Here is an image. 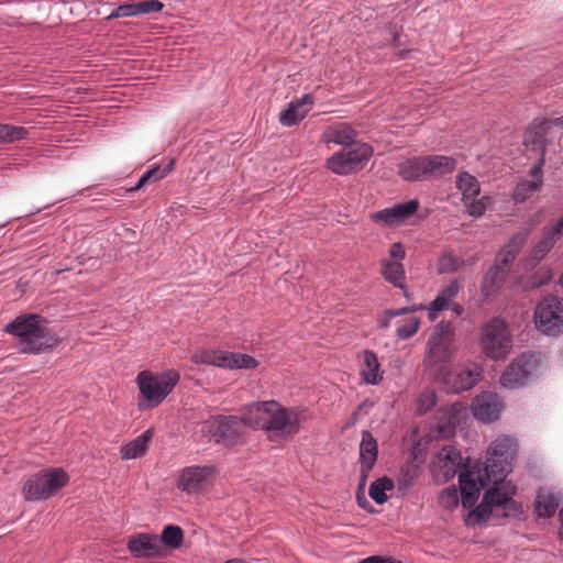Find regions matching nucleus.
<instances>
[{
  "mask_svg": "<svg viewBox=\"0 0 563 563\" xmlns=\"http://www.w3.org/2000/svg\"><path fill=\"white\" fill-rule=\"evenodd\" d=\"M137 13L139 15L147 14L152 12H159L164 8V3L158 0H146L142 2H137Z\"/></svg>",
  "mask_w": 563,
  "mask_h": 563,
  "instance_id": "nucleus-51",
  "label": "nucleus"
},
{
  "mask_svg": "<svg viewBox=\"0 0 563 563\" xmlns=\"http://www.w3.org/2000/svg\"><path fill=\"white\" fill-rule=\"evenodd\" d=\"M357 500H358L360 507L365 508V505L362 503V499L360 496H357Z\"/></svg>",
  "mask_w": 563,
  "mask_h": 563,
  "instance_id": "nucleus-62",
  "label": "nucleus"
},
{
  "mask_svg": "<svg viewBox=\"0 0 563 563\" xmlns=\"http://www.w3.org/2000/svg\"><path fill=\"white\" fill-rule=\"evenodd\" d=\"M563 235V216L548 231L533 247L532 258L541 261L554 246L555 242Z\"/></svg>",
  "mask_w": 563,
  "mask_h": 563,
  "instance_id": "nucleus-28",
  "label": "nucleus"
},
{
  "mask_svg": "<svg viewBox=\"0 0 563 563\" xmlns=\"http://www.w3.org/2000/svg\"><path fill=\"white\" fill-rule=\"evenodd\" d=\"M551 124H554L555 126H563V115L560 118L554 119Z\"/></svg>",
  "mask_w": 563,
  "mask_h": 563,
  "instance_id": "nucleus-59",
  "label": "nucleus"
},
{
  "mask_svg": "<svg viewBox=\"0 0 563 563\" xmlns=\"http://www.w3.org/2000/svg\"><path fill=\"white\" fill-rule=\"evenodd\" d=\"M388 254L393 262H401L406 257L405 247L400 242L391 244Z\"/></svg>",
  "mask_w": 563,
  "mask_h": 563,
  "instance_id": "nucleus-54",
  "label": "nucleus"
},
{
  "mask_svg": "<svg viewBox=\"0 0 563 563\" xmlns=\"http://www.w3.org/2000/svg\"><path fill=\"white\" fill-rule=\"evenodd\" d=\"M416 471L412 472L407 468L406 471L401 468V474L397 479L398 489L401 492L408 490L411 486H413L416 482Z\"/></svg>",
  "mask_w": 563,
  "mask_h": 563,
  "instance_id": "nucleus-49",
  "label": "nucleus"
},
{
  "mask_svg": "<svg viewBox=\"0 0 563 563\" xmlns=\"http://www.w3.org/2000/svg\"><path fill=\"white\" fill-rule=\"evenodd\" d=\"M550 279L551 275L548 272L543 273L542 277H540V273H537L534 276L531 277L530 285L532 288H538L548 284Z\"/></svg>",
  "mask_w": 563,
  "mask_h": 563,
  "instance_id": "nucleus-55",
  "label": "nucleus"
},
{
  "mask_svg": "<svg viewBox=\"0 0 563 563\" xmlns=\"http://www.w3.org/2000/svg\"><path fill=\"white\" fill-rule=\"evenodd\" d=\"M487 453L485 475L495 479L506 478L517 455V442L510 437H499L490 444Z\"/></svg>",
  "mask_w": 563,
  "mask_h": 563,
  "instance_id": "nucleus-10",
  "label": "nucleus"
},
{
  "mask_svg": "<svg viewBox=\"0 0 563 563\" xmlns=\"http://www.w3.org/2000/svg\"><path fill=\"white\" fill-rule=\"evenodd\" d=\"M126 548L131 555L136 559L162 558L164 549L156 534L139 533L131 537Z\"/></svg>",
  "mask_w": 563,
  "mask_h": 563,
  "instance_id": "nucleus-20",
  "label": "nucleus"
},
{
  "mask_svg": "<svg viewBox=\"0 0 563 563\" xmlns=\"http://www.w3.org/2000/svg\"><path fill=\"white\" fill-rule=\"evenodd\" d=\"M5 332L16 340V347L23 354H41L60 342L47 327V321L38 314L19 316L7 324Z\"/></svg>",
  "mask_w": 563,
  "mask_h": 563,
  "instance_id": "nucleus-1",
  "label": "nucleus"
},
{
  "mask_svg": "<svg viewBox=\"0 0 563 563\" xmlns=\"http://www.w3.org/2000/svg\"><path fill=\"white\" fill-rule=\"evenodd\" d=\"M536 328L547 335L563 333V298L548 296L534 309Z\"/></svg>",
  "mask_w": 563,
  "mask_h": 563,
  "instance_id": "nucleus-13",
  "label": "nucleus"
},
{
  "mask_svg": "<svg viewBox=\"0 0 563 563\" xmlns=\"http://www.w3.org/2000/svg\"><path fill=\"white\" fill-rule=\"evenodd\" d=\"M222 353L223 351L203 350L195 353L191 356V362L197 365L205 364L221 367Z\"/></svg>",
  "mask_w": 563,
  "mask_h": 563,
  "instance_id": "nucleus-41",
  "label": "nucleus"
},
{
  "mask_svg": "<svg viewBox=\"0 0 563 563\" xmlns=\"http://www.w3.org/2000/svg\"><path fill=\"white\" fill-rule=\"evenodd\" d=\"M507 276L508 271L505 267L500 265H493L483 278L481 286L483 297L486 300L494 298L501 289Z\"/></svg>",
  "mask_w": 563,
  "mask_h": 563,
  "instance_id": "nucleus-25",
  "label": "nucleus"
},
{
  "mask_svg": "<svg viewBox=\"0 0 563 563\" xmlns=\"http://www.w3.org/2000/svg\"><path fill=\"white\" fill-rule=\"evenodd\" d=\"M559 517H560V521H561V531H560V534L563 539V506H562V509L560 510V514H559Z\"/></svg>",
  "mask_w": 563,
  "mask_h": 563,
  "instance_id": "nucleus-60",
  "label": "nucleus"
},
{
  "mask_svg": "<svg viewBox=\"0 0 563 563\" xmlns=\"http://www.w3.org/2000/svg\"><path fill=\"white\" fill-rule=\"evenodd\" d=\"M460 290L461 286L456 279L451 280L449 285L442 288L429 306V319L434 321L440 311L449 309L450 303L459 295Z\"/></svg>",
  "mask_w": 563,
  "mask_h": 563,
  "instance_id": "nucleus-26",
  "label": "nucleus"
},
{
  "mask_svg": "<svg viewBox=\"0 0 563 563\" xmlns=\"http://www.w3.org/2000/svg\"><path fill=\"white\" fill-rule=\"evenodd\" d=\"M378 456L377 441L368 430L362 431V440L360 443V463L366 468L374 467Z\"/></svg>",
  "mask_w": 563,
  "mask_h": 563,
  "instance_id": "nucleus-31",
  "label": "nucleus"
},
{
  "mask_svg": "<svg viewBox=\"0 0 563 563\" xmlns=\"http://www.w3.org/2000/svg\"><path fill=\"white\" fill-rule=\"evenodd\" d=\"M174 164L175 162L170 161L164 168H161V166L151 167L141 176L137 184L134 187H132L130 191H137L148 183H155L163 179L174 169Z\"/></svg>",
  "mask_w": 563,
  "mask_h": 563,
  "instance_id": "nucleus-36",
  "label": "nucleus"
},
{
  "mask_svg": "<svg viewBox=\"0 0 563 563\" xmlns=\"http://www.w3.org/2000/svg\"><path fill=\"white\" fill-rule=\"evenodd\" d=\"M538 368V356L533 353H522L506 367L499 382L508 389L523 387L537 376Z\"/></svg>",
  "mask_w": 563,
  "mask_h": 563,
  "instance_id": "nucleus-14",
  "label": "nucleus"
},
{
  "mask_svg": "<svg viewBox=\"0 0 563 563\" xmlns=\"http://www.w3.org/2000/svg\"><path fill=\"white\" fill-rule=\"evenodd\" d=\"M395 484L389 477H382L374 481L369 486V497L378 505L387 501L388 497L386 492L394 489Z\"/></svg>",
  "mask_w": 563,
  "mask_h": 563,
  "instance_id": "nucleus-37",
  "label": "nucleus"
},
{
  "mask_svg": "<svg viewBox=\"0 0 563 563\" xmlns=\"http://www.w3.org/2000/svg\"><path fill=\"white\" fill-rule=\"evenodd\" d=\"M418 209L419 202L418 200L413 199L374 212L371 214V219L377 223H383L387 227H396L408 220L418 211Z\"/></svg>",
  "mask_w": 563,
  "mask_h": 563,
  "instance_id": "nucleus-18",
  "label": "nucleus"
},
{
  "mask_svg": "<svg viewBox=\"0 0 563 563\" xmlns=\"http://www.w3.org/2000/svg\"><path fill=\"white\" fill-rule=\"evenodd\" d=\"M252 417L219 415L206 420L202 424L203 435L212 439L224 448H234L245 443L247 427L252 428Z\"/></svg>",
  "mask_w": 563,
  "mask_h": 563,
  "instance_id": "nucleus-7",
  "label": "nucleus"
},
{
  "mask_svg": "<svg viewBox=\"0 0 563 563\" xmlns=\"http://www.w3.org/2000/svg\"><path fill=\"white\" fill-rule=\"evenodd\" d=\"M501 408L498 397L490 393L477 396L473 404L474 416L483 422L497 420Z\"/></svg>",
  "mask_w": 563,
  "mask_h": 563,
  "instance_id": "nucleus-22",
  "label": "nucleus"
},
{
  "mask_svg": "<svg viewBox=\"0 0 563 563\" xmlns=\"http://www.w3.org/2000/svg\"><path fill=\"white\" fill-rule=\"evenodd\" d=\"M457 161L445 155L413 156L397 165L398 175L406 181L439 179L452 174Z\"/></svg>",
  "mask_w": 563,
  "mask_h": 563,
  "instance_id": "nucleus-6",
  "label": "nucleus"
},
{
  "mask_svg": "<svg viewBox=\"0 0 563 563\" xmlns=\"http://www.w3.org/2000/svg\"><path fill=\"white\" fill-rule=\"evenodd\" d=\"M481 346L484 354L493 360L504 358L511 350L512 340L507 323L493 318L482 328Z\"/></svg>",
  "mask_w": 563,
  "mask_h": 563,
  "instance_id": "nucleus-11",
  "label": "nucleus"
},
{
  "mask_svg": "<svg viewBox=\"0 0 563 563\" xmlns=\"http://www.w3.org/2000/svg\"><path fill=\"white\" fill-rule=\"evenodd\" d=\"M29 131L23 126L0 123V144L24 140Z\"/></svg>",
  "mask_w": 563,
  "mask_h": 563,
  "instance_id": "nucleus-39",
  "label": "nucleus"
},
{
  "mask_svg": "<svg viewBox=\"0 0 563 563\" xmlns=\"http://www.w3.org/2000/svg\"><path fill=\"white\" fill-rule=\"evenodd\" d=\"M357 563H395L393 558H382L378 555H372L366 559L360 560Z\"/></svg>",
  "mask_w": 563,
  "mask_h": 563,
  "instance_id": "nucleus-56",
  "label": "nucleus"
},
{
  "mask_svg": "<svg viewBox=\"0 0 563 563\" xmlns=\"http://www.w3.org/2000/svg\"><path fill=\"white\" fill-rule=\"evenodd\" d=\"M486 483L487 486L490 484L493 486L487 488L482 503L468 512L465 519L467 526L481 525L487 521L493 514L496 517L506 518L520 512V505L512 499V496L516 494V486L505 481V478H496L495 481V478L487 476Z\"/></svg>",
  "mask_w": 563,
  "mask_h": 563,
  "instance_id": "nucleus-3",
  "label": "nucleus"
},
{
  "mask_svg": "<svg viewBox=\"0 0 563 563\" xmlns=\"http://www.w3.org/2000/svg\"><path fill=\"white\" fill-rule=\"evenodd\" d=\"M449 309H451L456 314H461L463 312V307L460 303H450Z\"/></svg>",
  "mask_w": 563,
  "mask_h": 563,
  "instance_id": "nucleus-58",
  "label": "nucleus"
},
{
  "mask_svg": "<svg viewBox=\"0 0 563 563\" xmlns=\"http://www.w3.org/2000/svg\"><path fill=\"white\" fill-rule=\"evenodd\" d=\"M420 325V319L417 317H409L402 321L397 322L396 334L400 340H407L413 336Z\"/></svg>",
  "mask_w": 563,
  "mask_h": 563,
  "instance_id": "nucleus-42",
  "label": "nucleus"
},
{
  "mask_svg": "<svg viewBox=\"0 0 563 563\" xmlns=\"http://www.w3.org/2000/svg\"><path fill=\"white\" fill-rule=\"evenodd\" d=\"M361 375L367 384L377 385L382 380L377 355L369 350L364 351V364Z\"/></svg>",
  "mask_w": 563,
  "mask_h": 563,
  "instance_id": "nucleus-33",
  "label": "nucleus"
},
{
  "mask_svg": "<svg viewBox=\"0 0 563 563\" xmlns=\"http://www.w3.org/2000/svg\"><path fill=\"white\" fill-rule=\"evenodd\" d=\"M538 163L530 169V175L534 179L533 181L539 184V187L542 185V167L544 165L545 154H539Z\"/></svg>",
  "mask_w": 563,
  "mask_h": 563,
  "instance_id": "nucleus-53",
  "label": "nucleus"
},
{
  "mask_svg": "<svg viewBox=\"0 0 563 563\" xmlns=\"http://www.w3.org/2000/svg\"><path fill=\"white\" fill-rule=\"evenodd\" d=\"M5 332L16 340V347L23 354H41L60 342L47 327V321L38 314L19 316L7 324Z\"/></svg>",
  "mask_w": 563,
  "mask_h": 563,
  "instance_id": "nucleus-2",
  "label": "nucleus"
},
{
  "mask_svg": "<svg viewBox=\"0 0 563 563\" xmlns=\"http://www.w3.org/2000/svg\"><path fill=\"white\" fill-rule=\"evenodd\" d=\"M466 417V408L462 402H454L442 408L437 416L435 432L439 438H450L454 434L461 420Z\"/></svg>",
  "mask_w": 563,
  "mask_h": 563,
  "instance_id": "nucleus-19",
  "label": "nucleus"
},
{
  "mask_svg": "<svg viewBox=\"0 0 563 563\" xmlns=\"http://www.w3.org/2000/svg\"><path fill=\"white\" fill-rule=\"evenodd\" d=\"M152 438V430H146L136 439L123 445L120 450L121 459L126 461L143 456L148 449V443L151 442Z\"/></svg>",
  "mask_w": 563,
  "mask_h": 563,
  "instance_id": "nucleus-30",
  "label": "nucleus"
},
{
  "mask_svg": "<svg viewBox=\"0 0 563 563\" xmlns=\"http://www.w3.org/2000/svg\"><path fill=\"white\" fill-rule=\"evenodd\" d=\"M69 482L63 468H51L36 473L27 478L22 487V496L26 501L51 498Z\"/></svg>",
  "mask_w": 563,
  "mask_h": 563,
  "instance_id": "nucleus-9",
  "label": "nucleus"
},
{
  "mask_svg": "<svg viewBox=\"0 0 563 563\" xmlns=\"http://www.w3.org/2000/svg\"><path fill=\"white\" fill-rule=\"evenodd\" d=\"M372 155L373 148L368 144L358 143L334 153L327 159V166L336 175H350L363 169Z\"/></svg>",
  "mask_w": 563,
  "mask_h": 563,
  "instance_id": "nucleus-12",
  "label": "nucleus"
},
{
  "mask_svg": "<svg viewBox=\"0 0 563 563\" xmlns=\"http://www.w3.org/2000/svg\"><path fill=\"white\" fill-rule=\"evenodd\" d=\"M459 493L455 486L444 488L439 495V505L446 510H454L459 506Z\"/></svg>",
  "mask_w": 563,
  "mask_h": 563,
  "instance_id": "nucleus-44",
  "label": "nucleus"
},
{
  "mask_svg": "<svg viewBox=\"0 0 563 563\" xmlns=\"http://www.w3.org/2000/svg\"><path fill=\"white\" fill-rule=\"evenodd\" d=\"M221 368L225 369H255L258 362L251 355L235 352L222 353Z\"/></svg>",
  "mask_w": 563,
  "mask_h": 563,
  "instance_id": "nucleus-32",
  "label": "nucleus"
},
{
  "mask_svg": "<svg viewBox=\"0 0 563 563\" xmlns=\"http://www.w3.org/2000/svg\"><path fill=\"white\" fill-rule=\"evenodd\" d=\"M456 187L462 192V200L476 198L481 192L478 180L467 172L459 174L456 177Z\"/></svg>",
  "mask_w": 563,
  "mask_h": 563,
  "instance_id": "nucleus-35",
  "label": "nucleus"
},
{
  "mask_svg": "<svg viewBox=\"0 0 563 563\" xmlns=\"http://www.w3.org/2000/svg\"><path fill=\"white\" fill-rule=\"evenodd\" d=\"M161 545L163 547H169L172 549H178L184 541V531L178 526H166L163 529L162 536H161Z\"/></svg>",
  "mask_w": 563,
  "mask_h": 563,
  "instance_id": "nucleus-38",
  "label": "nucleus"
},
{
  "mask_svg": "<svg viewBox=\"0 0 563 563\" xmlns=\"http://www.w3.org/2000/svg\"><path fill=\"white\" fill-rule=\"evenodd\" d=\"M559 504L560 500L554 494L539 492L534 501L536 514L540 518H551L555 514Z\"/></svg>",
  "mask_w": 563,
  "mask_h": 563,
  "instance_id": "nucleus-34",
  "label": "nucleus"
},
{
  "mask_svg": "<svg viewBox=\"0 0 563 563\" xmlns=\"http://www.w3.org/2000/svg\"><path fill=\"white\" fill-rule=\"evenodd\" d=\"M214 468L211 466H189L181 471L178 488L187 494L198 493L208 483L213 475Z\"/></svg>",
  "mask_w": 563,
  "mask_h": 563,
  "instance_id": "nucleus-21",
  "label": "nucleus"
},
{
  "mask_svg": "<svg viewBox=\"0 0 563 563\" xmlns=\"http://www.w3.org/2000/svg\"><path fill=\"white\" fill-rule=\"evenodd\" d=\"M516 254L507 249H503L496 256L494 265H500L509 272V266L514 263Z\"/></svg>",
  "mask_w": 563,
  "mask_h": 563,
  "instance_id": "nucleus-52",
  "label": "nucleus"
},
{
  "mask_svg": "<svg viewBox=\"0 0 563 563\" xmlns=\"http://www.w3.org/2000/svg\"><path fill=\"white\" fill-rule=\"evenodd\" d=\"M313 97L303 95L300 99L291 101L287 108L279 113V123L284 126H292L302 121L310 109L302 110L303 106H312Z\"/></svg>",
  "mask_w": 563,
  "mask_h": 563,
  "instance_id": "nucleus-24",
  "label": "nucleus"
},
{
  "mask_svg": "<svg viewBox=\"0 0 563 563\" xmlns=\"http://www.w3.org/2000/svg\"><path fill=\"white\" fill-rule=\"evenodd\" d=\"M483 368L476 363H467L451 372L442 373V383L448 393L460 394L472 389L481 379Z\"/></svg>",
  "mask_w": 563,
  "mask_h": 563,
  "instance_id": "nucleus-15",
  "label": "nucleus"
},
{
  "mask_svg": "<svg viewBox=\"0 0 563 563\" xmlns=\"http://www.w3.org/2000/svg\"><path fill=\"white\" fill-rule=\"evenodd\" d=\"M355 130L344 123L336 126H331L328 130H325L322 134V140L325 144L342 145L343 148L351 147L354 144H358L360 142H355Z\"/></svg>",
  "mask_w": 563,
  "mask_h": 563,
  "instance_id": "nucleus-27",
  "label": "nucleus"
},
{
  "mask_svg": "<svg viewBox=\"0 0 563 563\" xmlns=\"http://www.w3.org/2000/svg\"><path fill=\"white\" fill-rule=\"evenodd\" d=\"M415 311L413 308H409V307H406V308H400V309H389V310H386L384 312V316L382 318L378 319V325L380 329H386L389 327L390 324V321L396 318V317H400V316H404V314H407V313H410Z\"/></svg>",
  "mask_w": 563,
  "mask_h": 563,
  "instance_id": "nucleus-47",
  "label": "nucleus"
},
{
  "mask_svg": "<svg viewBox=\"0 0 563 563\" xmlns=\"http://www.w3.org/2000/svg\"><path fill=\"white\" fill-rule=\"evenodd\" d=\"M465 264L462 257L452 253H443L438 260L437 271L439 274H450L459 271Z\"/></svg>",
  "mask_w": 563,
  "mask_h": 563,
  "instance_id": "nucleus-40",
  "label": "nucleus"
},
{
  "mask_svg": "<svg viewBox=\"0 0 563 563\" xmlns=\"http://www.w3.org/2000/svg\"><path fill=\"white\" fill-rule=\"evenodd\" d=\"M137 5L136 3H124L120 4L117 9H114L107 18V20H113L118 18H128V16H136Z\"/></svg>",
  "mask_w": 563,
  "mask_h": 563,
  "instance_id": "nucleus-48",
  "label": "nucleus"
},
{
  "mask_svg": "<svg viewBox=\"0 0 563 563\" xmlns=\"http://www.w3.org/2000/svg\"><path fill=\"white\" fill-rule=\"evenodd\" d=\"M479 465L475 464L471 466L470 460L463 463L462 455L452 445L444 446L437 455V462L434 463V472L437 476H442L444 482H449L456 474L460 475L464 470H476Z\"/></svg>",
  "mask_w": 563,
  "mask_h": 563,
  "instance_id": "nucleus-16",
  "label": "nucleus"
},
{
  "mask_svg": "<svg viewBox=\"0 0 563 563\" xmlns=\"http://www.w3.org/2000/svg\"><path fill=\"white\" fill-rule=\"evenodd\" d=\"M463 202L467 208L468 214L471 217L478 218L486 212L487 206L490 203V198L487 196H483L479 199H466L463 200Z\"/></svg>",
  "mask_w": 563,
  "mask_h": 563,
  "instance_id": "nucleus-45",
  "label": "nucleus"
},
{
  "mask_svg": "<svg viewBox=\"0 0 563 563\" xmlns=\"http://www.w3.org/2000/svg\"><path fill=\"white\" fill-rule=\"evenodd\" d=\"M257 417L253 429L266 431L269 440L287 439L300 430V413L296 408H286L275 400L256 405Z\"/></svg>",
  "mask_w": 563,
  "mask_h": 563,
  "instance_id": "nucleus-4",
  "label": "nucleus"
},
{
  "mask_svg": "<svg viewBox=\"0 0 563 563\" xmlns=\"http://www.w3.org/2000/svg\"><path fill=\"white\" fill-rule=\"evenodd\" d=\"M373 470V467H367L365 465H361V474H360V483H358V489H364L368 474Z\"/></svg>",
  "mask_w": 563,
  "mask_h": 563,
  "instance_id": "nucleus-57",
  "label": "nucleus"
},
{
  "mask_svg": "<svg viewBox=\"0 0 563 563\" xmlns=\"http://www.w3.org/2000/svg\"><path fill=\"white\" fill-rule=\"evenodd\" d=\"M180 375L175 369L159 374L142 371L136 376L139 387L137 408L141 411L159 406L179 383Z\"/></svg>",
  "mask_w": 563,
  "mask_h": 563,
  "instance_id": "nucleus-5",
  "label": "nucleus"
},
{
  "mask_svg": "<svg viewBox=\"0 0 563 563\" xmlns=\"http://www.w3.org/2000/svg\"><path fill=\"white\" fill-rule=\"evenodd\" d=\"M437 402V395L432 390H427L422 393L418 399V410L421 412H427L431 410V408Z\"/></svg>",
  "mask_w": 563,
  "mask_h": 563,
  "instance_id": "nucleus-50",
  "label": "nucleus"
},
{
  "mask_svg": "<svg viewBox=\"0 0 563 563\" xmlns=\"http://www.w3.org/2000/svg\"><path fill=\"white\" fill-rule=\"evenodd\" d=\"M454 328L449 321L439 322L427 342L423 360L426 367L435 374H442L454 358Z\"/></svg>",
  "mask_w": 563,
  "mask_h": 563,
  "instance_id": "nucleus-8",
  "label": "nucleus"
},
{
  "mask_svg": "<svg viewBox=\"0 0 563 563\" xmlns=\"http://www.w3.org/2000/svg\"><path fill=\"white\" fill-rule=\"evenodd\" d=\"M225 563H246L244 560H240V559H232V560H228Z\"/></svg>",
  "mask_w": 563,
  "mask_h": 563,
  "instance_id": "nucleus-61",
  "label": "nucleus"
},
{
  "mask_svg": "<svg viewBox=\"0 0 563 563\" xmlns=\"http://www.w3.org/2000/svg\"><path fill=\"white\" fill-rule=\"evenodd\" d=\"M539 189L540 187L538 183L523 180L517 184L512 192V198L516 202H523Z\"/></svg>",
  "mask_w": 563,
  "mask_h": 563,
  "instance_id": "nucleus-43",
  "label": "nucleus"
},
{
  "mask_svg": "<svg viewBox=\"0 0 563 563\" xmlns=\"http://www.w3.org/2000/svg\"><path fill=\"white\" fill-rule=\"evenodd\" d=\"M459 485L461 490V501L463 508H472L478 497L481 488L487 486L486 475L482 474L481 468L464 470L459 475Z\"/></svg>",
  "mask_w": 563,
  "mask_h": 563,
  "instance_id": "nucleus-17",
  "label": "nucleus"
},
{
  "mask_svg": "<svg viewBox=\"0 0 563 563\" xmlns=\"http://www.w3.org/2000/svg\"><path fill=\"white\" fill-rule=\"evenodd\" d=\"M380 275L394 287L405 289L406 271L401 262H393L388 258H382Z\"/></svg>",
  "mask_w": 563,
  "mask_h": 563,
  "instance_id": "nucleus-29",
  "label": "nucleus"
},
{
  "mask_svg": "<svg viewBox=\"0 0 563 563\" xmlns=\"http://www.w3.org/2000/svg\"><path fill=\"white\" fill-rule=\"evenodd\" d=\"M528 235L529 231L523 229L515 233L504 247L509 250L510 252H514V254L518 255L521 247L526 244Z\"/></svg>",
  "mask_w": 563,
  "mask_h": 563,
  "instance_id": "nucleus-46",
  "label": "nucleus"
},
{
  "mask_svg": "<svg viewBox=\"0 0 563 563\" xmlns=\"http://www.w3.org/2000/svg\"><path fill=\"white\" fill-rule=\"evenodd\" d=\"M551 122L547 119H534L525 132V144L539 154H545L547 134Z\"/></svg>",
  "mask_w": 563,
  "mask_h": 563,
  "instance_id": "nucleus-23",
  "label": "nucleus"
}]
</instances>
